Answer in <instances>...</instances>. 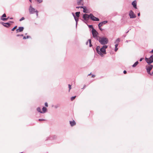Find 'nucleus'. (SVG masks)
Returning a JSON list of instances; mask_svg holds the SVG:
<instances>
[{
  "mask_svg": "<svg viewBox=\"0 0 153 153\" xmlns=\"http://www.w3.org/2000/svg\"><path fill=\"white\" fill-rule=\"evenodd\" d=\"M108 47V46L106 45H103L102 47L100 48L99 46L97 47L96 48V50L97 53L101 56H102L103 54H106L105 49Z\"/></svg>",
  "mask_w": 153,
  "mask_h": 153,
  "instance_id": "nucleus-1",
  "label": "nucleus"
},
{
  "mask_svg": "<svg viewBox=\"0 0 153 153\" xmlns=\"http://www.w3.org/2000/svg\"><path fill=\"white\" fill-rule=\"evenodd\" d=\"M99 41L101 44L104 45L108 42V40L106 38L100 37L99 38Z\"/></svg>",
  "mask_w": 153,
  "mask_h": 153,
  "instance_id": "nucleus-2",
  "label": "nucleus"
},
{
  "mask_svg": "<svg viewBox=\"0 0 153 153\" xmlns=\"http://www.w3.org/2000/svg\"><path fill=\"white\" fill-rule=\"evenodd\" d=\"M29 11L30 14H33L36 12V16H38V12L37 10H35V9L33 8L31 6L30 7L29 9Z\"/></svg>",
  "mask_w": 153,
  "mask_h": 153,
  "instance_id": "nucleus-3",
  "label": "nucleus"
},
{
  "mask_svg": "<svg viewBox=\"0 0 153 153\" xmlns=\"http://www.w3.org/2000/svg\"><path fill=\"white\" fill-rule=\"evenodd\" d=\"M153 65H148L146 66V68L148 74H150V71L152 69Z\"/></svg>",
  "mask_w": 153,
  "mask_h": 153,
  "instance_id": "nucleus-4",
  "label": "nucleus"
},
{
  "mask_svg": "<svg viewBox=\"0 0 153 153\" xmlns=\"http://www.w3.org/2000/svg\"><path fill=\"white\" fill-rule=\"evenodd\" d=\"M145 60L147 62L148 64L152 63L153 62V57L152 56H151L149 58L146 57Z\"/></svg>",
  "mask_w": 153,
  "mask_h": 153,
  "instance_id": "nucleus-5",
  "label": "nucleus"
},
{
  "mask_svg": "<svg viewBox=\"0 0 153 153\" xmlns=\"http://www.w3.org/2000/svg\"><path fill=\"white\" fill-rule=\"evenodd\" d=\"M129 15L130 18H134L136 17V16L134 12L131 10H130L129 12Z\"/></svg>",
  "mask_w": 153,
  "mask_h": 153,
  "instance_id": "nucleus-6",
  "label": "nucleus"
},
{
  "mask_svg": "<svg viewBox=\"0 0 153 153\" xmlns=\"http://www.w3.org/2000/svg\"><path fill=\"white\" fill-rule=\"evenodd\" d=\"M90 19L93 21H99V19L95 17L92 14H90Z\"/></svg>",
  "mask_w": 153,
  "mask_h": 153,
  "instance_id": "nucleus-7",
  "label": "nucleus"
},
{
  "mask_svg": "<svg viewBox=\"0 0 153 153\" xmlns=\"http://www.w3.org/2000/svg\"><path fill=\"white\" fill-rule=\"evenodd\" d=\"M92 33L93 36L94 37H97L98 34L97 32L94 28H92Z\"/></svg>",
  "mask_w": 153,
  "mask_h": 153,
  "instance_id": "nucleus-8",
  "label": "nucleus"
},
{
  "mask_svg": "<svg viewBox=\"0 0 153 153\" xmlns=\"http://www.w3.org/2000/svg\"><path fill=\"white\" fill-rule=\"evenodd\" d=\"M90 14L88 15L87 14H84L83 15V18L85 20H88L90 17Z\"/></svg>",
  "mask_w": 153,
  "mask_h": 153,
  "instance_id": "nucleus-9",
  "label": "nucleus"
},
{
  "mask_svg": "<svg viewBox=\"0 0 153 153\" xmlns=\"http://www.w3.org/2000/svg\"><path fill=\"white\" fill-rule=\"evenodd\" d=\"M108 22L107 21H104L102 22H101L99 23L98 25L99 27H101L102 25L105 24L107 23Z\"/></svg>",
  "mask_w": 153,
  "mask_h": 153,
  "instance_id": "nucleus-10",
  "label": "nucleus"
},
{
  "mask_svg": "<svg viewBox=\"0 0 153 153\" xmlns=\"http://www.w3.org/2000/svg\"><path fill=\"white\" fill-rule=\"evenodd\" d=\"M77 4L79 5H83V1L82 0H77Z\"/></svg>",
  "mask_w": 153,
  "mask_h": 153,
  "instance_id": "nucleus-11",
  "label": "nucleus"
},
{
  "mask_svg": "<svg viewBox=\"0 0 153 153\" xmlns=\"http://www.w3.org/2000/svg\"><path fill=\"white\" fill-rule=\"evenodd\" d=\"M24 30V27H19L18 29H17L16 30V32L18 33L19 32H22Z\"/></svg>",
  "mask_w": 153,
  "mask_h": 153,
  "instance_id": "nucleus-12",
  "label": "nucleus"
},
{
  "mask_svg": "<svg viewBox=\"0 0 153 153\" xmlns=\"http://www.w3.org/2000/svg\"><path fill=\"white\" fill-rule=\"evenodd\" d=\"M133 7L135 9L137 8V2L136 1H134L132 3Z\"/></svg>",
  "mask_w": 153,
  "mask_h": 153,
  "instance_id": "nucleus-13",
  "label": "nucleus"
},
{
  "mask_svg": "<svg viewBox=\"0 0 153 153\" xmlns=\"http://www.w3.org/2000/svg\"><path fill=\"white\" fill-rule=\"evenodd\" d=\"M3 24V25L5 27H8L10 26V24L9 23H2Z\"/></svg>",
  "mask_w": 153,
  "mask_h": 153,
  "instance_id": "nucleus-14",
  "label": "nucleus"
},
{
  "mask_svg": "<svg viewBox=\"0 0 153 153\" xmlns=\"http://www.w3.org/2000/svg\"><path fill=\"white\" fill-rule=\"evenodd\" d=\"M70 123L71 126H73L76 125V123L74 120L72 121H70Z\"/></svg>",
  "mask_w": 153,
  "mask_h": 153,
  "instance_id": "nucleus-15",
  "label": "nucleus"
},
{
  "mask_svg": "<svg viewBox=\"0 0 153 153\" xmlns=\"http://www.w3.org/2000/svg\"><path fill=\"white\" fill-rule=\"evenodd\" d=\"M88 42H89L90 44V47H91L92 46V45L91 44V39H89L88 40V41L86 42V45H88Z\"/></svg>",
  "mask_w": 153,
  "mask_h": 153,
  "instance_id": "nucleus-16",
  "label": "nucleus"
},
{
  "mask_svg": "<svg viewBox=\"0 0 153 153\" xmlns=\"http://www.w3.org/2000/svg\"><path fill=\"white\" fill-rule=\"evenodd\" d=\"M83 8V12L84 13H88V12L87 11V10L86 9V7H83V8Z\"/></svg>",
  "mask_w": 153,
  "mask_h": 153,
  "instance_id": "nucleus-17",
  "label": "nucleus"
},
{
  "mask_svg": "<svg viewBox=\"0 0 153 153\" xmlns=\"http://www.w3.org/2000/svg\"><path fill=\"white\" fill-rule=\"evenodd\" d=\"M138 64V62L137 61L133 65H132V67H135L137 65V64Z\"/></svg>",
  "mask_w": 153,
  "mask_h": 153,
  "instance_id": "nucleus-18",
  "label": "nucleus"
},
{
  "mask_svg": "<svg viewBox=\"0 0 153 153\" xmlns=\"http://www.w3.org/2000/svg\"><path fill=\"white\" fill-rule=\"evenodd\" d=\"M76 16L78 17H79V14L80 13V12H76Z\"/></svg>",
  "mask_w": 153,
  "mask_h": 153,
  "instance_id": "nucleus-19",
  "label": "nucleus"
},
{
  "mask_svg": "<svg viewBox=\"0 0 153 153\" xmlns=\"http://www.w3.org/2000/svg\"><path fill=\"white\" fill-rule=\"evenodd\" d=\"M47 110V108L45 107H43L42 108V111L43 113H45L46 112Z\"/></svg>",
  "mask_w": 153,
  "mask_h": 153,
  "instance_id": "nucleus-20",
  "label": "nucleus"
},
{
  "mask_svg": "<svg viewBox=\"0 0 153 153\" xmlns=\"http://www.w3.org/2000/svg\"><path fill=\"white\" fill-rule=\"evenodd\" d=\"M9 18V17H8L7 18H1V19L3 21H5L7 20Z\"/></svg>",
  "mask_w": 153,
  "mask_h": 153,
  "instance_id": "nucleus-21",
  "label": "nucleus"
},
{
  "mask_svg": "<svg viewBox=\"0 0 153 153\" xmlns=\"http://www.w3.org/2000/svg\"><path fill=\"white\" fill-rule=\"evenodd\" d=\"M37 110L38 111L40 112L41 113H42V112L41 111V109L40 108L38 107L37 108Z\"/></svg>",
  "mask_w": 153,
  "mask_h": 153,
  "instance_id": "nucleus-22",
  "label": "nucleus"
},
{
  "mask_svg": "<svg viewBox=\"0 0 153 153\" xmlns=\"http://www.w3.org/2000/svg\"><path fill=\"white\" fill-rule=\"evenodd\" d=\"M117 46H118V44H116L115 45V51H117L118 50V48H117Z\"/></svg>",
  "mask_w": 153,
  "mask_h": 153,
  "instance_id": "nucleus-23",
  "label": "nucleus"
},
{
  "mask_svg": "<svg viewBox=\"0 0 153 153\" xmlns=\"http://www.w3.org/2000/svg\"><path fill=\"white\" fill-rule=\"evenodd\" d=\"M17 27V26H16L15 27H14L12 30V31H13L15 29H16Z\"/></svg>",
  "mask_w": 153,
  "mask_h": 153,
  "instance_id": "nucleus-24",
  "label": "nucleus"
},
{
  "mask_svg": "<svg viewBox=\"0 0 153 153\" xmlns=\"http://www.w3.org/2000/svg\"><path fill=\"white\" fill-rule=\"evenodd\" d=\"M76 97V96L71 97V101L73 100H74L75 98Z\"/></svg>",
  "mask_w": 153,
  "mask_h": 153,
  "instance_id": "nucleus-25",
  "label": "nucleus"
},
{
  "mask_svg": "<svg viewBox=\"0 0 153 153\" xmlns=\"http://www.w3.org/2000/svg\"><path fill=\"white\" fill-rule=\"evenodd\" d=\"M6 14L5 13L2 16L1 18H3V17H6Z\"/></svg>",
  "mask_w": 153,
  "mask_h": 153,
  "instance_id": "nucleus-26",
  "label": "nucleus"
},
{
  "mask_svg": "<svg viewBox=\"0 0 153 153\" xmlns=\"http://www.w3.org/2000/svg\"><path fill=\"white\" fill-rule=\"evenodd\" d=\"M39 3H41L42 2V0H36Z\"/></svg>",
  "mask_w": 153,
  "mask_h": 153,
  "instance_id": "nucleus-27",
  "label": "nucleus"
},
{
  "mask_svg": "<svg viewBox=\"0 0 153 153\" xmlns=\"http://www.w3.org/2000/svg\"><path fill=\"white\" fill-rule=\"evenodd\" d=\"M68 85V87H69V91H70V89H71V85Z\"/></svg>",
  "mask_w": 153,
  "mask_h": 153,
  "instance_id": "nucleus-28",
  "label": "nucleus"
},
{
  "mask_svg": "<svg viewBox=\"0 0 153 153\" xmlns=\"http://www.w3.org/2000/svg\"><path fill=\"white\" fill-rule=\"evenodd\" d=\"M24 19L25 18L24 17H22L20 19V21H21L23 20H24Z\"/></svg>",
  "mask_w": 153,
  "mask_h": 153,
  "instance_id": "nucleus-29",
  "label": "nucleus"
},
{
  "mask_svg": "<svg viewBox=\"0 0 153 153\" xmlns=\"http://www.w3.org/2000/svg\"><path fill=\"white\" fill-rule=\"evenodd\" d=\"M76 8H83V7H82V6L77 7H76Z\"/></svg>",
  "mask_w": 153,
  "mask_h": 153,
  "instance_id": "nucleus-30",
  "label": "nucleus"
},
{
  "mask_svg": "<svg viewBox=\"0 0 153 153\" xmlns=\"http://www.w3.org/2000/svg\"><path fill=\"white\" fill-rule=\"evenodd\" d=\"M120 39L119 38L117 39L116 40V42H120Z\"/></svg>",
  "mask_w": 153,
  "mask_h": 153,
  "instance_id": "nucleus-31",
  "label": "nucleus"
},
{
  "mask_svg": "<svg viewBox=\"0 0 153 153\" xmlns=\"http://www.w3.org/2000/svg\"><path fill=\"white\" fill-rule=\"evenodd\" d=\"M45 105L46 106V107H48V104L47 103V102H45Z\"/></svg>",
  "mask_w": 153,
  "mask_h": 153,
  "instance_id": "nucleus-32",
  "label": "nucleus"
},
{
  "mask_svg": "<svg viewBox=\"0 0 153 153\" xmlns=\"http://www.w3.org/2000/svg\"><path fill=\"white\" fill-rule=\"evenodd\" d=\"M101 27H99V29H100V30H101V31H102V30H103L102 29V28H101Z\"/></svg>",
  "mask_w": 153,
  "mask_h": 153,
  "instance_id": "nucleus-33",
  "label": "nucleus"
},
{
  "mask_svg": "<svg viewBox=\"0 0 153 153\" xmlns=\"http://www.w3.org/2000/svg\"><path fill=\"white\" fill-rule=\"evenodd\" d=\"M45 120L43 119H39V121H43V120Z\"/></svg>",
  "mask_w": 153,
  "mask_h": 153,
  "instance_id": "nucleus-34",
  "label": "nucleus"
},
{
  "mask_svg": "<svg viewBox=\"0 0 153 153\" xmlns=\"http://www.w3.org/2000/svg\"><path fill=\"white\" fill-rule=\"evenodd\" d=\"M149 74L151 75H153V72H152V73H151L150 72V74Z\"/></svg>",
  "mask_w": 153,
  "mask_h": 153,
  "instance_id": "nucleus-35",
  "label": "nucleus"
},
{
  "mask_svg": "<svg viewBox=\"0 0 153 153\" xmlns=\"http://www.w3.org/2000/svg\"><path fill=\"white\" fill-rule=\"evenodd\" d=\"M127 72H126V71L125 70L124 71H123V73L124 74H126V73Z\"/></svg>",
  "mask_w": 153,
  "mask_h": 153,
  "instance_id": "nucleus-36",
  "label": "nucleus"
},
{
  "mask_svg": "<svg viewBox=\"0 0 153 153\" xmlns=\"http://www.w3.org/2000/svg\"><path fill=\"white\" fill-rule=\"evenodd\" d=\"M143 58H141L140 60V61H142V60L143 59Z\"/></svg>",
  "mask_w": 153,
  "mask_h": 153,
  "instance_id": "nucleus-37",
  "label": "nucleus"
},
{
  "mask_svg": "<svg viewBox=\"0 0 153 153\" xmlns=\"http://www.w3.org/2000/svg\"><path fill=\"white\" fill-rule=\"evenodd\" d=\"M26 37L25 36H24L23 37V39H26Z\"/></svg>",
  "mask_w": 153,
  "mask_h": 153,
  "instance_id": "nucleus-38",
  "label": "nucleus"
},
{
  "mask_svg": "<svg viewBox=\"0 0 153 153\" xmlns=\"http://www.w3.org/2000/svg\"><path fill=\"white\" fill-rule=\"evenodd\" d=\"M140 13H138L137 15L138 16H140Z\"/></svg>",
  "mask_w": 153,
  "mask_h": 153,
  "instance_id": "nucleus-39",
  "label": "nucleus"
},
{
  "mask_svg": "<svg viewBox=\"0 0 153 153\" xmlns=\"http://www.w3.org/2000/svg\"><path fill=\"white\" fill-rule=\"evenodd\" d=\"M29 37V36H27V37H26V39H28V38Z\"/></svg>",
  "mask_w": 153,
  "mask_h": 153,
  "instance_id": "nucleus-40",
  "label": "nucleus"
},
{
  "mask_svg": "<svg viewBox=\"0 0 153 153\" xmlns=\"http://www.w3.org/2000/svg\"><path fill=\"white\" fill-rule=\"evenodd\" d=\"M74 18H75V20L76 21H77L76 18L75 17V16H74Z\"/></svg>",
  "mask_w": 153,
  "mask_h": 153,
  "instance_id": "nucleus-41",
  "label": "nucleus"
},
{
  "mask_svg": "<svg viewBox=\"0 0 153 153\" xmlns=\"http://www.w3.org/2000/svg\"><path fill=\"white\" fill-rule=\"evenodd\" d=\"M20 36H23V34H21V35H20Z\"/></svg>",
  "mask_w": 153,
  "mask_h": 153,
  "instance_id": "nucleus-42",
  "label": "nucleus"
},
{
  "mask_svg": "<svg viewBox=\"0 0 153 153\" xmlns=\"http://www.w3.org/2000/svg\"><path fill=\"white\" fill-rule=\"evenodd\" d=\"M151 52L152 53H153V50H152V51H151Z\"/></svg>",
  "mask_w": 153,
  "mask_h": 153,
  "instance_id": "nucleus-43",
  "label": "nucleus"
},
{
  "mask_svg": "<svg viewBox=\"0 0 153 153\" xmlns=\"http://www.w3.org/2000/svg\"><path fill=\"white\" fill-rule=\"evenodd\" d=\"M20 35H17V36H20Z\"/></svg>",
  "mask_w": 153,
  "mask_h": 153,
  "instance_id": "nucleus-44",
  "label": "nucleus"
},
{
  "mask_svg": "<svg viewBox=\"0 0 153 153\" xmlns=\"http://www.w3.org/2000/svg\"><path fill=\"white\" fill-rule=\"evenodd\" d=\"M94 76H95L94 75H93L92 76V77H94Z\"/></svg>",
  "mask_w": 153,
  "mask_h": 153,
  "instance_id": "nucleus-45",
  "label": "nucleus"
},
{
  "mask_svg": "<svg viewBox=\"0 0 153 153\" xmlns=\"http://www.w3.org/2000/svg\"><path fill=\"white\" fill-rule=\"evenodd\" d=\"M10 19H13V18H10Z\"/></svg>",
  "mask_w": 153,
  "mask_h": 153,
  "instance_id": "nucleus-46",
  "label": "nucleus"
},
{
  "mask_svg": "<svg viewBox=\"0 0 153 153\" xmlns=\"http://www.w3.org/2000/svg\"><path fill=\"white\" fill-rule=\"evenodd\" d=\"M29 1H30V2H31V0H29Z\"/></svg>",
  "mask_w": 153,
  "mask_h": 153,
  "instance_id": "nucleus-47",
  "label": "nucleus"
},
{
  "mask_svg": "<svg viewBox=\"0 0 153 153\" xmlns=\"http://www.w3.org/2000/svg\"><path fill=\"white\" fill-rule=\"evenodd\" d=\"M11 22V23H13V22Z\"/></svg>",
  "mask_w": 153,
  "mask_h": 153,
  "instance_id": "nucleus-48",
  "label": "nucleus"
},
{
  "mask_svg": "<svg viewBox=\"0 0 153 153\" xmlns=\"http://www.w3.org/2000/svg\"><path fill=\"white\" fill-rule=\"evenodd\" d=\"M21 153H22V152H21Z\"/></svg>",
  "mask_w": 153,
  "mask_h": 153,
  "instance_id": "nucleus-49",
  "label": "nucleus"
}]
</instances>
